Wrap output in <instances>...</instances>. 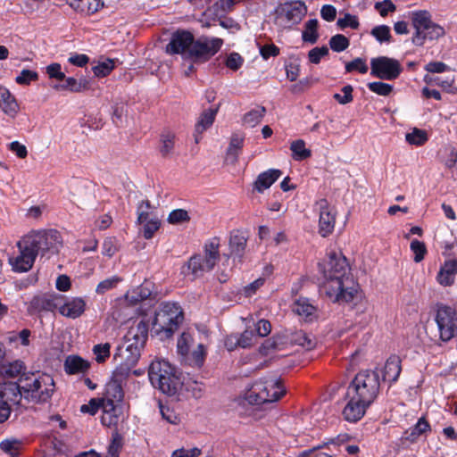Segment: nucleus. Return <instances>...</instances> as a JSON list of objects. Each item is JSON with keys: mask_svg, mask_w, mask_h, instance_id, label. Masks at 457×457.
<instances>
[{"mask_svg": "<svg viewBox=\"0 0 457 457\" xmlns=\"http://www.w3.org/2000/svg\"><path fill=\"white\" fill-rule=\"evenodd\" d=\"M324 277L322 292L333 303H351L359 295V285L350 273V266L341 253L331 252L319 263Z\"/></svg>", "mask_w": 457, "mask_h": 457, "instance_id": "nucleus-1", "label": "nucleus"}, {"mask_svg": "<svg viewBox=\"0 0 457 457\" xmlns=\"http://www.w3.org/2000/svg\"><path fill=\"white\" fill-rule=\"evenodd\" d=\"M148 376L152 385L162 393L174 396L182 387L176 369L167 361L156 359L149 366Z\"/></svg>", "mask_w": 457, "mask_h": 457, "instance_id": "nucleus-2", "label": "nucleus"}, {"mask_svg": "<svg viewBox=\"0 0 457 457\" xmlns=\"http://www.w3.org/2000/svg\"><path fill=\"white\" fill-rule=\"evenodd\" d=\"M20 382L24 398L35 403L47 402L55 389L54 378L47 374H23Z\"/></svg>", "mask_w": 457, "mask_h": 457, "instance_id": "nucleus-3", "label": "nucleus"}, {"mask_svg": "<svg viewBox=\"0 0 457 457\" xmlns=\"http://www.w3.org/2000/svg\"><path fill=\"white\" fill-rule=\"evenodd\" d=\"M183 319L182 310L177 303H162L152 322L153 330L155 334L169 338L177 330Z\"/></svg>", "mask_w": 457, "mask_h": 457, "instance_id": "nucleus-4", "label": "nucleus"}, {"mask_svg": "<svg viewBox=\"0 0 457 457\" xmlns=\"http://www.w3.org/2000/svg\"><path fill=\"white\" fill-rule=\"evenodd\" d=\"M411 25L415 29L411 42L418 46L425 44L426 40H437L445 36L443 27L435 23L428 11L420 10L411 13Z\"/></svg>", "mask_w": 457, "mask_h": 457, "instance_id": "nucleus-5", "label": "nucleus"}, {"mask_svg": "<svg viewBox=\"0 0 457 457\" xmlns=\"http://www.w3.org/2000/svg\"><path fill=\"white\" fill-rule=\"evenodd\" d=\"M379 390L378 373L375 370H366L355 375L346 391L351 393L353 397L360 398L371 405L378 397Z\"/></svg>", "mask_w": 457, "mask_h": 457, "instance_id": "nucleus-6", "label": "nucleus"}, {"mask_svg": "<svg viewBox=\"0 0 457 457\" xmlns=\"http://www.w3.org/2000/svg\"><path fill=\"white\" fill-rule=\"evenodd\" d=\"M285 393L286 390L279 380L260 379L248 390L246 399L252 404H263L278 401Z\"/></svg>", "mask_w": 457, "mask_h": 457, "instance_id": "nucleus-7", "label": "nucleus"}, {"mask_svg": "<svg viewBox=\"0 0 457 457\" xmlns=\"http://www.w3.org/2000/svg\"><path fill=\"white\" fill-rule=\"evenodd\" d=\"M25 242L30 246L36 255L40 253L44 256L46 253L55 254L62 245L60 233L55 229L39 230L31 232L24 237Z\"/></svg>", "mask_w": 457, "mask_h": 457, "instance_id": "nucleus-8", "label": "nucleus"}, {"mask_svg": "<svg viewBox=\"0 0 457 457\" xmlns=\"http://www.w3.org/2000/svg\"><path fill=\"white\" fill-rule=\"evenodd\" d=\"M435 321L441 341L448 342L457 337V311L454 308L442 303L436 304Z\"/></svg>", "mask_w": 457, "mask_h": 457, "instance_id": "nucleus-9", "label": "nucleus"}, {"mask_svg": "<svg viewBox=\"0 0 457 457\" xmlns=\"http://www.w3.org/2000/svg\"><path fill=\"white\" fill-rule=\"evenodd\" d=\"M194 343L193 335L189 332H183L177 342L178 353L189 365L201 367L204 362L206 350L204 345L199 343L196 348L191 351Z\"/></svg>", "mask_w": 457, "mask_h": 457, "instance_id": "nucleus-10", "label": "nucleus"}, {"mask_svg": "<svg viewBox=\"0 0 457 457\" xmlns=\"http://www.w3.org/2000/svg\"><path fill=\"white\" fill-rule=\"evenodd\" d=\"M222 45L223 40L218 37H201L194 39L188 59L193 62H205L219 52Z\"/></svg>", "mask_w": 457, "mask_h": 457, "instance_id": "nucleus-11", "label": "nucleus"}, {"mask_svg": "<svg viewBox=\"0 0 457 457\" xmlns=\"http://www.w3.org/2000/svg\"><path fill=\"white\" fill-rule=\"evenodd\" d=\"M403 71L400 62L387 56L375 57L370 60V74L385 80L396 79Z\"/></svg>", "mask_w": 457, "mask_h": 457, "instance_id": "nucleus-12", "label": "nucleus"}, {"mask_svg": "<svg viewBox=\"0 0 457 457\" xmlns=\"http://www.w3.org/2000/svg\"><path fill=\"white\" fill-rule=\"evenodd\" d=\"M141 349L137 346H129L125 345V349H120V353L114 356V359H120V363L114 370L116 377L127 378L132 367H134L140 357Z\"/></svg>", "mask_w": 457, "mask_h": 457, "instance_id": "nucleus-13", "label": "nucleus"}, {"mask_svg": "<svg viewBox=\"0 0 457 457\" xmlns=\"http://www.w3.org/2000/svg\"><path fill=\"white\" fill-rule=\"evenodd\" d=\"M194 36L187 30H177L171 36L170 43L166 46V53L170 54H181L186 58L189 56V49L194 44Z\"/></svg>", "mask_w": 457, "mask_h": 457, "instance_id": "nucleus-14", "label": "nucleus"}, {"mask_svg": "<svg viewBox=\"0 0 457 457\" xmlns=\"http://www.w3.org/2000/svg\"><path fill=\"white\" fill-rule=\"evenodd\" d=\"M319 211V233L321 237L329 236L336 225L337 212L326 199H320L316 203Z\"/></svg>", "mask_w": 457, "mask_h": 457, "instance_id": "nucleus-15", "label": "nucleus"}, {"mask_svg": "<svg viewBox=\"0 0 457 457\" xmlns=\"http://www.w3.org/2000/svg\"><path fill=\"white\" fill-rule=\"evenodd\" d=\"M17 246L20 250V254L16 257H11L9 263L15 271H28L32 268L37 255L33 249L27 245L24 237L18 242Z\"/></svg>", "mask_w": 457, "mask_h": 457, "instance_id": "nucleus-16", "label": "nucleus"}, {"mask_svg": "<svg viewBox=\"0 0 457 457\" xmlns=\"http://www.w3.org/2000/svg\"><path fill=\"white\" fill-rule=\"evenodd\" d=\"M62 296L54 294H40L35 295L28 306V312L30 314L38 313L41 312H53L58 308Z\"/></svg>", "mask_w": 457, "mask_h": 457, "instance_id": "nucleus-17", "label": "nucleus"}, {"mask_svg": "<svg viewBox=\"0 0 457 457\" xmlns=\"http://www.w3.org/2000/svg\"><path fill=\"white\" fill-rule=\"evenodd\" d=\"M345 399L347 403L343 409L342 415L348 422H356L360 420L365 414L367 409L370 406L360 398L353 397V395L346 391Z\"/></svg>", "mask_w": 457, "mask_h": 457, "instance_id": "nucleus-18", "label": "nucleus"}, {"mask_svg": "<svg viewBox=\"0 0 457 457\" xmlns=\"http://www.w3.org/2000/svg\"><path fill=\"white\" fill-rule=\"evenodd\" d=\"M148 337V325L146 322L140 320L132 325L124 337L125 345L129 346H137L142 349L145 345Z\"/></svg>", "mask_w": 457, "mask_h": 457, "instance_id": "nucleus-19", "label": "nucleus"}, {"mask_svg": "<svg viewBox=\"0 0 457 457\" xmlns=\"http://www.w3.org/2000/svg\"><path fill=\"white\" fill-rule=\"evenodd\" d=\"M307 12V7L302 1L285 3L279 10V14L292 23H298Z\"/></svg>", "mask_w": 457, "mask_h": 457, "instance_id": "nucleus-20", "label": "nucleus"}, {"mask_svg": "<svg viewBox=\"0 0 457 457\" xmlns=\"http://www.w3.org/2000/svg\"><path fill=\"white\" fill-rule=\"evenodd\" d=\"M59 312L69 319H77L80 317L86 310V302L81 297H74L61 302L58 305Z\"/></svg>", "mask_w": 457, "mask_h": 457, "instance_id": "nucleus-21", "label": "nucleus"}, {"mask_svg": "<svg viewBox=\"0 0 457 457\" xmlns=\"http://www.w3.org/2000/svg\"><path fill=\"white\" fill-rule=\"evenodd\" d=\"M23 389L21 383L6 382L0 385V399L4 400L7 404H20L22 397Z\"/></svg>", "mask_w": 457, "mask_h": 457, "instance_id": "nucleus-22", "label": "nucleus"}, {"mask_svg": "<svg viewBox=\"0 0 457 457\" xmlns=\"http://www.w3.org/2000/svg\"><path fill=\"white\" fill-rule=\"evenodd\" d=\"M457 275V259L447 260L440 268L436 281L443 287H449L454 283Z\"/></svg>", "mask_w": 457, "mask_h": 457, "instance_id": "nucleus-23", "label": "nucleus"}, {"mask_svg": "<svg viewBox=\"0 0 457 457\" xmlns=\"http://www.w3.org/2000/svg\"><path fill=\"white\" fill-rule=\"evenodd\" d=\"M282 175V171L278 169H270L260 173L253 183V188L258 193H263L264 190L270 188Z\"/></svg>", "mask_w": 457, "mask_h": 457, "instance_id": "nucleus-24", "label": "nucleus"}, {"mask_svg": "<svg viewBox=\"0 0 457 457\" xmlns=\"http://www.w3.org/2000/svg\"><path fill=\"white\" fill-rule=\"evenodd\" d=\"M207 268L205 260L200 254L193 255L187 262L183 266L182 272L185 275H192L194 278L202 276L204 272L212 270Z\"/></svg>", "mask_w": 457, "mask_h": 457, "instance_id": "nucleus-25", "label": "nucleus"}, {"mask_svg": "<svg viewBox=\"0 0 457 457\" xmlns=\"http://www.w3.org/2000/svg\"><path fill=\"white\" fill-rule=\"evenodd\" d=\"M0 108L11 118H14L20 110L15 97L4 87H0Z\"/></svg>", "mask_w": 457, "mask_h": 457, "instance_id": "nucleus-26", "label": "nucleus"}, {"mask_svg": "<svg viewBox=\"0 0 457 457\" xmlns=\"http://www.w3.org/2000/svg\"><path fill=\"white\" fill-rule=\"evenodd\" d=\"M401 360L396 355L390 356L384 366L382 377L384 381L395 382L401 373Z\"/></svg>", "mask_w": 457, "mask_h": 457, "instance_id": "nucleus-27", "label": "nucleus"}, {"mask_svg": "<svg viewBox=\"0 0 457 457\" xmlns=\"http://www.w3.org/2000/svg\"><path fill=\"white\" fill-rule=\"evenodd\" d=\"M63 80L64 83L54 86V89L57 91L80 93L89 88V82L86 79H77L73 77H65Z\"/></svg>", "mask_w": 457, "mask_h": 457, "instance_id": "nucleus-28", "label": "nucleus"}, {"mask_svg": "<svg viewBox=\"0 0 457 457\" xmlns=\"http://www.w3.org/2000/svg\"><path fill=\"white\" fill-rule=\"evenodd\" d=\"M286 337L291 345H300L308 351L315 348L317 344L314 337L303 330L291 332L289 335L286 336Z\"/></svg>", "mask_w": 457, "mask_h": 457, "instance_id": "nucleus-29", "label": "nucleus"}, {"mask_svg": "<svg viewBox=\"0 0 457 457\" xmlns=\"http://www.w3.org/2000/svg\"><path fill=\"white\" fill-rule=\"evenodd\" d=\"M89 367V362L78 355H69L64 361V370L71 375L85 373Z\"/></svg>", "mask_w": 457, "mask_h": 457, "instance_id": "nucleus-30", "label": "nucleus"}, {"mask_svg": "<svg viewBox=\"0 0 457 457\" xmlns=\"http://www.w3.org/2000/svg\"><path fill=\"white\" fill-rule=\"evenodd\" d=\"M159 152L163 158L172 156L176 145V134L170 130L162 131L160 135Z\"/></svg>", "mask_w": 457, "mask_h": 457, "instance_id": "nucleus-31", "label": "nucleus"}, {"mask_svg": "<svg viewBox=\"0 0 457 457\" xmlns=\"http://www.w3.org/2000/svg\"><path fill=\"white\" fill-rule=\"evenodd\" d=\"M219 248L220 239L218 237H214L205 244L204 256H203V258L204 260H205V264L207 268L213 269L217 262L220 260Z\"/></svg>", "mask_w": 457, "mask_h": 457, "instance_id": "nucleus-32", "label": "nucleus"}, {"mask_svg": "<svg viewBox=\"0 0 457 457\" xmlns=\"http://www.w3.org/2000/svg\"><path fill=\"white\" fill-rule=\"evenodd\" d=\"M70 5L79 12L90 15L97 12L103 3L101 0H70Z\"/></svg>", "mask_w": 457, "mask_h": 457, "instance_id": "nucleus-33", "label": "nucleus"}, {"mask_svg": "<svg viewBox=\"0 0 457 457\" xmlns=\"http://www.w3.org/2000/svg\"><path fill=\"white\" fill-rule=\"evenodd\" d=\"M125 378H121L120 376L116 377L114 374L112 375V379L106 386L105 397L111 399L112 402L120 403L123 400L124 393L122 386L120 385L121 381Z\"/></svg>", "mask_w": 457, "mask_h": 457, "instance_id": "nucleus-34", "label": "nucleus"}, {"mask_svg": "<svg viewBox=\"0 0 457 457\" xmlns=\"http://www.w3.org/2000/svg\"><path fill=\"white\" fill-rule=\"evenodd\" d=\"M246 241L244 233L240 231L231 233L229 237L230 254L241 258L246 246Z\"/></svg>", "mask_w": 457, "mask_h": 457, "instance_id": "nucleus-35", "label": "nucleus"}, {"mask_svg": "<svg viewBox=\"0 0 457 457\" xmlns=\"http://www.w3.org/2000/svg\"><path fill=\"white\" fill-rule=\"evenodd\" d=\"M293 311L309 320H312L317 316V308L311 304L307 299H298L294 303Z\"/></svg>", "mask_w": 457, "mask_h": 457, "instance_id": "nucleus-36", "label": "nucleus"}, {"mask_svg": "<svg viewBox=\"0 0 457 457\" xmlns=\"http://www.w3.org/2000/svg\"><path fill=\"white\" fill-rule=\"evenodd\" d=\"M218 109L219 106L216 108H210L203 112L198 122L195 125V132L197 134L203 133L213 123L215 116L218 112Z\"/></svg>", "mask_w": 457, "mask_h": 457, "instance_id": "nucleus-37", "label": "nucleus"}, {"mask_svg": "<svg viewBox=\"0 0 457 457\" xmlns=\"http://www.w3.org/2000/svg\"><path fill=\"white\" fill-rule=\"evenodd\" d=\"M430 425L426 420V418L421 417L419 419L415 426L411 428L410 433H408V431L405 432V439L413 443L418 439L420 436L430 431Z\"/></svg>", "mask_w": 457, "mask_h": 457, "instance_id": "nucleus-38", "label": "nucleus"}, {"mask_svg": "<svg viewBox=\"0 0 457 457\" xmlns=\"http://www.w3.org/2000/svg\"><path fill=\"white\" fill-rule=\"evenodd\" d=\"M26 370V366L23 361L20 360L13 361L2 366V373L8 378H16L23 376Z\"/></svg>", "mask_w": 457, "mask_h": 457, "instance_id": "nucleus-39", "label": "nucleus"}, {"mask_svg": "<svg viewBox=\"0 0 457 457\" xmlns=\"http://www.w3.org/2000/svg\"><path fill=\"white\" fill-rule=\"evenodd\" d=\"M290 150L292 151V158L295 161H303L312 155L311 150L305 147V142L303 139L293 141L290 145Z\"/></svg>", "mask_w": 457, "mask_h": 457, "instance_id": "nucleus-40", "label": "nucleus"}, {"mask_svg": "<svg viewBox=\"0 0 457 457\" xmlns=\"http://www.w3.org/2000/svg\"><path fill=\"white\" fill-rule=\"evenodd\" d=\"M318 21L316 19L309 20L305 23V29L303 31V40L311 44H315L319 38L317 32Z\"/></svg>", "mask_w": 457, "mask_h": 457, "instance_id": "nucleus-41", "label": "nucleus"}, {"mask_svg": "<svg viewBox=\"0 0 457 457\" xmlns=\"http://www.w3.org/2000/svg\"><path fill=\"white\" fill-rule=\"evenodd\" d=\"M405 140L410 145H423L428 140V134L425 130L414 128L411 132L405 135Z\"/></svg>", "mask_w": 457, "mask_h": 457, "instance_id": "nucleus-42", "label": "nucleus"}, {"mask_svg": "<svg viewBox=\"0 0 457 457\" xmlns=\"http://www.w3.org/2000/svg\"><path fill=\"white\" fill-rule=\"evenodd\" d=\"M151 295V291L144 286H140L126 294V299L130 303H137L147 299Z\"/></svg>", "mask_w": 457, "mask_h": 457, "instance_id": "nucleus-43", "label": "nucleus"}, {"mask_svg": "<svg viewBox=\"0 0 457 457\" xmlns=\"http://www.w3.org/2000/svg\"><path fill=\"white\" fill-rule=\"evenodd\" d=\"M266 110L264 107H258L251 110L244 116V123L250 127H254L262 120Z\"/></svg>", "mask_w": 457, "mask_h": 457, "instance_id": "nucleus-44", "label": "nucleus"}, {"mask_svg": "<svg viewBox=\"0 0 457 457\" xmlns=\"http://www.w3.org/2000/svg\"><path fill=\"white\" fill-rule=\"evenodd\" d=\"M143 224V235L145 239H151L154 233L160 228L161 221L156 217H151Z\"/></svg>", "mask_w": 457, "mask_h": 457, "instance_id": "nucleus-45", "label": "nucleus"}, {"mask_svg": "<svg viewBox=\"0 0 457 457\" xmlns=\"http://www.w3.org/2000/svg\"><path fill=\"white\" fill-rule=\"evenodd\" d=\"M350 45L349 39L342 35L337 34L330 37L329 39V46L335 52H342L348 48Z\"/></svg>", "mask_w": 457, "mask_h": 457, "instance_id": "nucleus-46", "label": "nucleus"}, {"mask_svg": "<svg viewBox=\"0 0 457 457\" xmlns=\"http://www.w3.org/2000/svg\"><path fill=\"white\" fill-rule=\"evenodd\" d=\"M121 281L122 278L119 276H112V278L104 279L97 285L96 292L98 295H104L107 291L115 288L118 286V284Z\"/></svg>", "mask_w": 457, "mask_h": 457, "instance_id": "nucleus-47", "label": "nucleus"}, {"mask_svg": "<svg viewBox=\"0 0 457 457\" xmlns=\"http://www.w3.org/2000/svg\"><path fill=\"white\" fill-rule=\"evenodd\" d=\"M236 343L242 348H247L255 344L256 334L253 330H245L237 338H235Z\"/></svg>", "mask_w": 457, "mask_h": 457, "instance_id": "nucleus-48", "label": "nucleus"}, {"mask_svg": "<svg viewBox=\"0 0 457 457\" xmlns=\"http://www.w3.org/2000/svg\"><path fill=\"white\" fill-rule=\"evenodd\" d=\"M170 224H180L190 220L188 212L184 209H176L170 212L168 219Z\"/></svg>", "mask_w": 457, "mask_h": 457, "instance_id": "nucleus-49", "label": "nucleus"}, {"mask_svg": "<svg viewBox=\"0 0 457 457\" xmlns=\"http://www.w3.org/2000/svg\"><path fill=\"white\" fill-rule=\"evenodd\" d=\"M369 68L365 59L357 57L345 64L346 72L359 71L361 74L367 73Z\"/></svg>", "mask_w": 457, "mask_h": 457, "instance_id": "nucleus-50", "label": "nucleus"}, {"mask_svg": "<svg viewBox=\"0 0 457 457\" xmlns=\"http://www.w3.org/2000/svg\"><path fill=\"white\" fill-rule=\"evenodd\" d=\"M370 33L380 43L389 42L391 39L390 28L386 25L376 26Z\"/></svg>", "mask_w": 457, "mask_h": 457, "instance_id": "nucleus-51", "label": "nucleus"}, {"mask_svg": "<svg viewBox=\"0 0 457 457\" xmlns=\"http://www.w3.org/2000/svg\"><path fill=\"white\" fill-rule=\"evenodd\" d=\"M337 25L342 29L347 27H350L353 29H357L360 26V22L355 15H352L347 12L343 18H339L337 20Z\"/></svg>", "mask_w": 457, "mask_h": 457, "instance_id": "nucleus-52", "label": "nucleus"}, {"mask_svg": "<svg viewBox=\"0 0 457 457\" xmlns=\"http://www.w3.org/2000/svg\"><path fill=\"white\" fill-rule=\"evenodd\" d=\"M368 87L373 93L383 96L390 95L393 91V86L381 81L370 82L368 84Z\"/></svg>", "mask_w": 457, "mask_h": 457, "instance_id": "nucleus-53", "label": "nucleus"}, {"mask_svg": "<svg viewBox=\"0 0 457 457\" xmlns=\"http://www.w3.org/2000/svg\"><path fill=\"white\" fill-rule=\"evenodd\" d=\"M411 250L414 253V262H420L424 259V257L427 253L426 245L423 242L419 241L417 239H414L411 241Z\"/></svg>", "mask_w": 457, "mask_h": 457, "instance_id": "nucleus-54", "label": "nucleus"}, {"mask_svg": "<svg viewBox=\"0 0 457 457\" xmlns=\"http://www.w3.org/2000/svg\"><path fill=\"white\" fill-rule=\"evenodd\" d=\"M283 337L276 336L267 339L261 346V351L264 354H269L271 351L280 349L279 345L283 344Z\"/></svg>", "mask_w": 457, "mask_h": 457, "instance_id": "nucleus-55", "label": "nucleus"}, {"mask_svg": "<svg viewBox=\"0 0 457 457\" xmlns=\"http://www.w3.org/2000/svg\"><path fill=\"white\" fill-rule=\"evenodd\" d=\"M111 345L109 343L96 345L93 353L96 355V361L98 363L104 362L110 356Z\"/></svg>", "mask_w": 457, "mask_h": 457, "instance_id": "nucleus-56", "label": "nucleus"}, {"mask_svg": "<svg viewBox=\"0 0 457 457\" xmlns=\"http://www.w3.org/2000/svg\"><path fill=\"white\" fill-rule=\"evenodd\" d=\"M38 74L30 70H22L19 76L16 77L15 81L19 85H29L31 81H37Z\"/></svg>", "mask_w": 457, "mask_h": 457, "instance_id": "nucleus-57", "label": "nucleus"}, {"mask_svg": "<svg viewBox=\"0 0 457 457\" xmlns=\"http://www.w3.org/2000/svg\"><path fill=\"white\" fill-rule=\"evenodd\" d=\"M374 8L382 17H386L389 12H394L396 10L395 4L391 0L377 2Z\"/></svg>", "mask_w": 457, "mask_h": 457, "instance_id": "nucleus-58", "label": "nucleus"}, {"mask_svg": "<svg viewBox=\"0 0 457 457\" xmlns=\"http://www.w3.org/2000/svg\"><path fill=\"white\" fill-rule=\"evenodd\" d=\"M114 68V63L111 60L103 62L96 66L93 67V72L96 77H105L111 73Z\"/></svg>", "mask_w": 457, "mask_h": 457, "instance_id": "nucleus-59", "label": "nucleus"}, {"mask_svg": "<svg viewBox=\"0 0 457 457\" xmlns=\"http://www.w3.org/2000/svg\"><path fill=\"white\" fill-rule=\"evenodd\" d=\"M328 54V48L327 46L314 47L308 53V59L310 62L318 64L320 59Z\"/></svg>", "mask_w": 457, "mask_h": 457, "instance_id": "nucleus-60", "label": "nucleus"}, {"mask_svg": "<svg viewBox=\"0 0 457 457\" xmlns=\"http://www.w3.org/2000/svg\"><path fill=\"white\" fill-rule=\"evenodd\" d=\"M151 204L148 200H143L138 204L137 207V222L145 223L148 219H150L149 210L151 209Z\"/></svg>", "mask_w": 457, "mask_h": 457, "instance_id": "nucleus-61", "label": "nucleus"}, {"mask_svg": "<svg viewBox=\"0 0 457 457\" xmlns=\"http://www.w3.org/2000/svg\"><path fill=\"white\" fill-rule=\"evenodd\" d=\"M102 408L103 413L104 412H120V406L119 403L112 402L111 399L108 398H103L99 399V409Z\"/></svg>", "mask_w": 457, "mask_h": 457, "instance_id": "nucleus-62", "label": "nucleus"}, {"mask_svg": "<svg viewBox=\"0 0 457 457\" xmlns=\"http://www.w3.org/2000/svg\"><path fill=\"white\" fill-rule=\"evenodd\" d=\"M353 87L351 85H346L342 88L344 95L335 94L334 98L341 104H349L353 101Z\"/></svg>", "mask_w": 457, "mask_h": 457, "instance_id": "nucleus-63", "label": "nucleus"}, {"mask_svg": "<svg viewBox=\"0 0 457 457\" xmlns=\"http://www.w3.org/2000/svg\"><path fill=\"white\" fill-rule=\"evenodd\" d=\"M243 62L244 60L239 54L231 53L226 60V66L232 71H237L242 66Z\"/></svg>", "mask_w": 457, "mask_h": 457, "instance_id": "nucleus-64", "label": "nucleus"}]
</instances>
